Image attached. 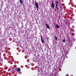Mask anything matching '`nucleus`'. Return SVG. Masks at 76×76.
I'll return each mask as SVG.
<instances>
[{"instance_id": "f257e3e1", "label": "nucleus", "mask_w": 76, "mask_h": 76, "mask_svg": "<svg viewBox=\"0 0 76 76\" xmlns=\"http://www.w3.org/2000/svg\"><path fill=\"white\" fill-rule=\"evenodd\" d=\"M35 4L36 7L37 8V9H38V8L39 7V5H38V3L35 2Z\"/></svg>"}, {"instance_id": "f03ea898", "label": "nucleus", "mask_w": 76, "mask_h": 76, "mask_svg": "<svg viewBox=\"0 0 76 76\" xmlns=\"http://www.w3.org/2000/svg\"><path fill=\"white\" fill-rule=\"evenodd\" d=\"M15 70L16 71V72H20V69L19 68H16L15 69Z\"/></svg>"}, {"instance_id": "7ed1b4c3", "label": "nucleus", "mask_w": 76, "mask_h": 76, "mask_svg": "<svg viewBox=\"0 0 76 76\" xmlns=\"http://www.w3.org/2000/svg\"><path fill=\"white\" fill-rule=\"evenodd\" d=\"M57 6H58V1H57L56 2V7L57 9L58 10H59V9L57 7Z\"/></svg>"}, {"instance_id": "20e7f679", "label": "nucleus", "mask_w": 76, "mask_h": 76, "mask_svg": "<svg viewBox=\"0 0 76 76\" xmlns=\"http://www.w3.org/2000/svg\"><path fill=\"white\" fill-rule=\"evenodd\" d=\"M45 26L47 28H48V29H49L50 28V27L49 26L48 24H46Z\"/></svg>"}, {"instance_id": "39448f33", "label": "nucleus", "mask_w": 76, "mask_h": 76, "mask_svg": "<svg viewBox=\"0 0 76 76\" xmlns=\"http://www.w3.org/2000/svg\"><path fill=\"white\" fill-rule=\"evenodd\" d=\"M51 6L53 9L54 8V3H52Z\"/></svg>"}, {"instance_id": "423d86ee", "label": "nucleus", "mask_w": 76, "mask_h": 76, "mask_svg": "<svg viewBox=\"0 0 76 76\" xmlns=\"http://www.w3.org/2000/svg\"><path fill=\"white\" fill-rule=\"evenodd\" d=\"M41 42H42V43H44V39H42V37H41Z\"/></svg>"}, {"instance_id": "0eeeda50", "label": "nucleus", "mask_w": 76, "mask_h": 76, "mask_svg": "<svg viewBox=\"0 0 76 76\" xmlns=\"http://www.w3.org/2000/svg\"><path fill=\"white\" fill-rule=\"evenodd\" d=\"M56 27L57 28H60V26L57 24L56 25Z\"/></svg>"}, {"instance_id": "6e6552de", "label": "nucleus", "mask_w": 76, "mask_h": 76, "mask_svg": "<svg viewBox=\"0 0 76 76\" xmlns=\"http://www.w3.org/2000/svg\"><path fill=\"white\" fill-rule=\"evenodd\" d=\"M54 38L56 39V41H57V37L56 36H54Z\"/></svg>"}, {"instance_id": "1a4fd4ad", "label": "nucleus", "mask_w": 76, "mask_h": 76, "mask_svg": "<svg viewBox=\"0 0 76 76\" xmlns=\"http://www.w3.org/2000/svg\"><path fill=\"white\" fill-rule=\"evenodd\" d=\"M20 3L21 4H23V2L22 1V0H20Z\"/></svg>"}, {"instance_id": "9d476101", "label": "nucleus", "mask_w": 76, "mask_h": 76, "mask_svg": "<svg viewBox=\"0 0 76 76\" xmlns=\"http://www.w3.org/2000/svg\"><path fill=\"white\" fill-rule=\"evenodd\" d=\"M72 41H75V38H72Z\"/></svg>"}, {"instance_id": "9b49d317", "label": "nucleus", "mask_w": 76, "mask_h": 76, "mask_svg": "<svg viewBox=\"0 0 76 76\" xmlns=\"http://www.w3.org/2000/svg\"><path fill=\"white\" fill-rule=\"evenodd\" d=\"M66 41V39H64L63 40V42H65V41Z\"/></svg>"}, {"instance_id": "f8f14e48", "label": "nucleus", "mask_w": 76, "mask_h": 76, "mask_svg": "<svg viewBox=\"0 0 76 76\" xmlns=\"http://www.w3.org/2000/svg\"><path fill=\"white\" fill-rule=\"evenodd\" d=\"M21 27H22V28H23V25H22L21 26Z\"/></svg>"}, {"instance_id": "ddd939ff", "label": "nucleus", "mask_w": 76, "mask_h": 76, "mask_svg": "<svg viewBox=\"0 0 76 76\" xmlns=\"http://www.w3.org/2000/svg\"><path fill=\"white\" fill-rule=\"evenodd\" d=\"M66 76H68V75H66Z\"/></svg>"}]
</instances>
